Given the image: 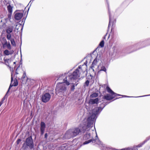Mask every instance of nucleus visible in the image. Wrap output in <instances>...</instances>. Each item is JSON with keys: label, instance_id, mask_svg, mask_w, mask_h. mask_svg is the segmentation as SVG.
<instances>
[{"label": "nucleus", "instance_id": "nucleus-1", "mask_svg": "<svg viewBox=\"0 0 150 150\" xmlns=\"http://www.w3.org/2000/svg\"><path fill=\"white\" fill-rule=\"evenodd\" d=\"M83 65L79 66L72 74L66 77L63 79V83L69 86L70 84L69 82L76 80L79 78L82 73L83 74L85 72L84 70L83 69Z\"/></svg>", "mask_w": 150, "mask_h": 150}, {"label": "nucleus", "instance_id": "nucleus-2", "mask_svg": "<svg viewBox=\"0 0 150 150\" xmlns=\"http://www.w3.org/2000/svg\"><path fill=\"white\" fill-rule=\"evenodd\" d=\"M81 132V130L78 128H75L68 130L65 134L64 139H69L78 135Z\"/></svg>", "mask_w": 150, "mask_h": 150}, {"label": "nucleus", "instance_id": "nucleus-3", "mask_svg": "<svg viewBox=\"0 0 150 150\" xmlns=\"http://www.w3.org/2000/svg\"><path fill=\"white\" fill-rule=\"evenodd\" d=\"M66 90L67 88L62 83L57 84L55 89L56 93H59L60 92L64 93L66 91Z\"/></svg>", "mask_w": 150, "mask_h": 150}, {"label": "nucleus", "instance_id": "nucleus-4", "mask_svg": "<svg viewBox=\"0 0 150 150\" xmlns=\"http://www.w3.org/2000/svg\"><path fill=\"white\" fill-rule=\"evenodd\" d=\"M26 145L29 146L30 149H32L33 147V143L31 137H30L26 139L25 143L23 144V147L24 149H26V147L24 148Z\"/></svg>", "mask_w": 150, "mask_h": 150}, {"label": "nucleus", "instance_id": "nucleus-5", "mask_svg": "<svg viewBox=\"0 0 150 150\" xmlns=\"http://www.w3.org/2000/svg\"><path fill=\"white\" fill-rule=\"evenodd\" d=\"M50 98L51 96L50 93H46L42 95V100L43 102L46 103L50 100Z\"/></svg>", "mask_w": 150, "mask_h": 150}, {"label": "nucleus", "instance_id": "nucleus-6", "mask_svg": "<svg viewBox=\"0 0 150 150\" xmlns=\"http://www.w3.org/2000/svg\"><path fill=\"white\" fill-rule=\"evenodd\" d=\"M107 94L103 97V98L107 100H110L112 99L115 97L119 96L120 95L117 93Z\"/></svg>", "mask_w": 150, "mask_h": 150}, {"label": "nucleus", "instance_id": "nucleus-7", "mask_svg": "<svg viewBox=\"0 0 150 150\" xmlns=\"http://www.w3.org/2000/svg\"><path fill=\"white\" fill-rule=\"evenodd\" d=\"M18 83L17 79H15L13 81V77L11 76V83L9 87L8 88V90L6 93V94L8 93L10 88L11 87H12L13 86H16L18 85Z\"/></svg>", "mask_w": 150, "mask_h": 150}, {"label": "nucleus", "instance_id": "nucleus-8", "mask_svg": "<svg viewBox=\"0 0 150 150\" xmlns=\"http://www.w3.org/2000/svg\"><path fill=\"white\" fill-rule=\"evenodd\" d=\"M45 123L42 122H41L40 127V130L41 135H42L43 134L44 131L45 130Z\"/></svg>", "mask_w": 150, "mask_h": 150}, {"label": "nucleus", "instance_id": "nucleus-9", "mask_svg": "<svg viewBox=\"0 0 150 150\" xmlns=\"http://www.w3.org/2000/svg\"><path fill=\"white\" fill-rule=\"evenodd\" d=\"M23 14L21 13H16L14 16L15 19L16 20H20L23 17Z\"/></svg>", "mask_w": 150, "mask_h": 150}, {"label": "nucleus", "instance_id": "nucleus-10", "mask_svg": "<svg viewBox=\"0 0 150 150\" xmlns=\"http://www.w3.org/2000/svg\"><path fill=\"white\" fill-rule=\"evenodd\" d=\"M99 99L98 98L94 99H90L89 101L90 104L93 105L95 104H97L98 103Z\"/></svg>", "mask_w": 150, "mask_h": 150}, {"label": "nucleus", "instance_id": "nucleus-11", "mask_svg": "<svg viewBox=\"0 0 150 150\" xmlns=\"http://www.w3.org/2000/svg\"><path fill=\"white\" fill-rule=\"evenodd\" d=\"M13 29V26H10L7 27L6 29V33H11Z\"/></svg>", "mask_w": 150, "mask_h": 150}, {"label": "nucleus", "instance_id": "nucleus-12", "mask_svg": "<svg viewBox=\"0 0 150 150\" xmlns=\"http://www.w3.org/2000/svg\"><path fill=\"white\" fill-rule=\"evenodd\" d=\"M96 141V139H92L85 142H83V144H86L91 142H95Z\"/></svg>", "mask_w": 150, "mask_h": 150}, {"label": "nucleus", "instance_id": "nucleus-13", "mask_svg": "<svg viewBox=\"0 0 150 150\" xmlns=\"http://www.w3.org/2000/svg\"><path fill=\"white\" fill-rule=\"evenodd\" d=\"M7 8L9 13L12 14V12L13 7L11 6L10 5H9L7 6Z\"/></svg>", "mask_w": 150, "mask_h": 150}, {"label": "nucleus", "instance_id": "nucleus-14", "mask_svg": "<svg viewBox=\"0 0 150 150\" xmlns=\"http://www.w3.org/2000/svg\"><path fill=\"white\" fill-rule=\"evenodd\" d=\"M106 89L108 92L110 94L116 93H114L108 86H107L106 87Z\"/></svg>", "mask_w": 150, "mask_h": 150}, {"label": "nucleus", "instance_id": "nucleus-15", "mask_svg": "<svg viewBox=\"0 0 150 150\" xmlns=\"http://www.w3.org/2000/svg\"><path fill=\"white\" fill-rule=\"evenodd\" d=\"M4 47L6 46L7 48L8 49H11V47L10 44L9 42L7 43L6 44H3Z\"/></svg>", "mask_w": 150, "mask_h": 150}, {"label": "nucleus", "instance_id": "nucleus-16", "mask_svg": "<svg viewBox=\"0 0 150 150\" xmlns=\"http://www.w3.org/2000/svg\"><path fill=\"white\" fill-rule=\"evenodd\" d=\"M11 62V61L9 59H7L5 60V62L6 64L8 67H9V63Z\"/></svg>", "mask_w": 150, "mask_h": 150}, {"label": "nucleus", "instance_id": "nucleus-17", "mask_svg": "<svg viewBox=\"0 0 150 150\" xmlns=\"http://www.w3.org/2000/svg\"><path fill=\"white\" fill-rule=\"evenodd\" d=\"M98 93H95L90 95V97L91 98H96L98 97Z\"/></svg>", "mask_w": 150, "mask_h": 150}, {"label": "nucleus", "instance_id": "nucleus-18", "mask_svg": "<svg viewBox=\"0 0 150 150\" xmlns=\"http://www.w3.org/2000/svg\"><path fill=\"white\" fill-rule=\"evenodd\" d=\"M90 134H86L84 136V139L85 140H87L90 137Z\"/></svg>", "mask_w": 150, "mask_h": 150}, {"label": "nucleus", "instance_id": "nucleus-19", "mask_svg": "<svg viewBox=\"0 0 150 150\" xmlns=\"http://www.w3.org/2000/svg\"><path fill=\"white\" fill-rule=\"evenodd\" d=\"M11 33H9L6 34V38L8 40H10L11 39H13L11 38Z\"/></svg>", "mask_w": 150, "mask_h": 150}, {"label": "nucleus", "instance_id": "nucleus-20", "mask_svg": "<svg viewBox=\"0 0 150 150\" xmlns=\"http://www.w3.org/2000/svg\"><path fill=\"white\" fill-rule=\"evenodd\" d=\"M4 53L6 55H8L10 54H11L12 53H11L8 50H6L4 51Z\"/></svg>", "mask_w": 150, "mask_h": 150}, {"label": "nucleus", "instance_id": "nucleus-21", "mask_svg": "<svg viewBox=\"0 0 150 150\" xmlns=\"http://www.w3.org/2000/svg\"><path fill=\"white\" fill-rule=\"evenodd\" d=\"M10 40L11 45L14 46H16V44L14 39L13 38L11 39Z\"/></svg>", "mask_w": 150, "mask_h": 150}, {"label": "nucleus", "instance_id": "nucleus-22", "mask_svg": "<svg viewBox=\"0 0 150 150\" xmlns=\"http://www.w3.org/2000/svg\"><path fill=\"white\" fill-rule=\"evenodd\" d=\"M97 63V60L96 59H95L92 64V66H93V67H94V66L96 65Z\"/></svg>", "mask_w": 150, "mask_h": 150}, {"label": "nucleus", "instance_id": "nucleus-23", "mask_svg": "<svg viewBox=\"0 0 150 150\" xmlns=\"http://www.w3.org/2000/svg\"><path fill=\"white\" fill-rule=\"evenodd\" d=\"M99 111V108H96L93 110V112L94 113V114H97L98 113Z\"/></svg>", "mask_w": 150, "mask_h": 150}, {"label": "nucleus", "instance_id": "nucleus-24", "mask_svg": "<svg viewBox=\"0 0 150 150\" xmlns=\"http://www.w3.org/2000/svg\"><path fill=\"white\" fill-rule=\"evenodd\" d=\"M146 142V140L144 141L142 143L137 145L136 147H139L142 146Z\"/></svg>", "mask_w": 150, "mask_h": 150}, {"label": "nucleus", "instance_id": "nucleus-25", "mask_svg": "<svg viewBox=\"0 0 150 150\" xmlns=\"http://www.w3.org/2000/svg\"><path fill=\"white\" fill-rule=\"evenodd\" d=\"M89 81L88 80H86V82L84 83V84L83 86H88L89 83Z\"/></svg>", "mask_w": 150, "mask_h": 150}, {"label": "nucleus", "instance_id": "nucleus-26", "mask_svg": "<svg viewBox=\"0 0 150 150\" xmlns=\"http://www.w3.org/2000/svg\"><path fill=\"white\" fill-rule=\"evenodd\" d=\"M104 42L103 40H102L100 43L99 45L101 47H103L104 46Z\"/></svg>", "mask_w": 150, "mask_h": 150}, {"label": "nucleus", "instance_id": "nucleus-27", "mask_svg": "<svg viewBox=\"0 0 150 150\" xmlns=\"http://www.w3.org/2000/svg\"><path fill=\"white\" fill-rule=\"evenodd\" d=\"M72 85L71 86V91H74L75 89V86L74 84L72 83Z\"/></svg>", "mask_w": 150, "mask_h": 150}, {"label": "nucleus", "instance_id": "nucleus-28", "mask_svg": "<svg viewBox=\"0 0 150 150\" xmlns=\"http://www.w3.org/2000/svg\"><path fill=\"white\" fill-rule=\"evenodd\" d=\"M100 71H106V69L105 67L103 66L102 67H101Z\"/></svg>", "mask_w": 150, "mask_h": 150}, {"label": "nucleus", "instance_id": "nucleus-29", "mask_svg": "<svg viewBox=\"0 0 150 150\" xmlns=\"http://www.w3.org/2000/svg\"><path fill=\"white\" fill-rule=\"evenodd\" d=\"M26 76V73L25 72H24V73L23 74V76L22 77H21V79H24L25 77Z\"/></svg>", "mask_w": 150, "mask_h": 150}, {"label": "nucleus", "instance_id": "nucleus-30", "mask_svg": "<svg viewBox=\"0 0 150 150\" xmlns=\"http://www.w3.org/2000/svg\"><path fill=\"white\" fill-rule=\"evenodd\" d=\"M3 41L4 42V43H2L3 44H6V43H7L6 41V39L4 38H3Z\"/></svg>", "mask_w": 150, "mask_h": 150}, {"label": "nucleus", "instance_id": "nucleus-31", "mask_svg": "<svg viewBox=\"0 0 150 150\" xmlns=\"http://www.w3.org/2000/svg\"><path fill=\"white\" fill-rule=\"evenodd\" d=\"M11 14L9 13V14H8V19L9 20H10L11 18Z\"/></svg>", "mask_w": 150, "mask_h": 150}, {"label": "nucleus", "instance_id": "nucleus-32", "mask_svg": "<svg viewBox=\"0 0 150 150\" xmlns=\"http://www.w3.org/2000/svg\"><path fill=\"white\" fill-rule=\"evenodd\" d=\"M21 140L20 139H18L16 141L17 144H19V143L21 142Z\"/></svg>", "mask_w": 150, "mask_h": 150}, {"label": "nucleus", "instance_id": "nucleus-33", "mask_svg": "<svg viewBox=\"0 0 150 150\" xmlns=\"http://www.w3.org/2000/svg\"><path fill=\"white\" fill-rule=\"evenodd\" d=\"M132 150H138L136 147H134L132 149Z\"/></svg>", "mask_w": 150, "mask_h": 150}, {"label": "nucleus", "instance_id": "nucleus-34", "mask_svg": "<svg viewBox=\"0 0 150 150\" xmlns=\"http://www.w3.org/2000/svg\"><path fill=\"white\" fill-rule=\"evenodd\" d=\"M91 126V124L90 123H88L86 127H87V128H89Z\"/></svg>", "mask_w": 150, "mask_h": 150}, {"label": "nucleus", "instance_id": "nucleus-35", "mask_svg": "<svg viewBox=\"0 0 150 150\" xmlns=\"http://www.w3.org/2000/svg\"><path fill=\"white\" fill-rule=\"evenodd\" d=\"M47 133H45V139H47Z\"/></svg>", "mask_w": 150, "mask_h": 150}, {"label": "nucleus", "instance_id": "nucleus-36", "mask_svg": "<svg viewBox=\"0 0 150 150\" xmlns=\"http://www.w3.org/2000/svg\"><path fill=\"white\" fill-rule=\"evenodd\" d=\"M3 100H1V102H0V104H1V105L3 103Z\"/></svg>", "mask_w": 150, "mask_h": 150}, {"label": "nucleus", "instance_id": "nucleus-37", "mask_svg": "<svg viewBox=\"0 0 150 150\" xmlns=\"http://www.w3.org/2000/svg\"><path fill=\"white\" fill-rule=\"evenodd\" d=\"M3 100H1V102H0V104H1V105L3 103Z\"/></svg>", "mask_w": 150, "mask_h": 150}, {"label": "nucleus", "instance_id": "nucleus-38", "mask_svg": "<svg viewBox=\"0 0 150 150\" xmlns=\"http://www.w3.org/2000/svg\"><path fill=\"white\" fill-rule=\"evenodd\" d=\"M94 67H93L92 66L91 67V69L93 71H94V69L93 68Z\"/></svg>", "mask_w": 150, "mask_h": 150}, {"label": "nucleus", "instance_id": "nucleus-39", "mask_svg": "<svg viewBox=\"0 0 150 150\" xmlns=\"http://www.w3.org/2000/svg\"><path fill=\"white\" fill-rule=\"evenodd\" d=\"M5 96L2 99V100H3V101H4V100H5Z\"/></svg>", "mask_w": 150, "mask_h": 150}, {"label": "nucleus", "instance_id": "nucleus-40", "mask_svg": "<svg viewBox=\"0 0 150 150\" xmlns=\"http://www.w3.org/2000/svg\"><path fill=\"white\" fill-rule=\"evenodd\" d=\"M99 108V110L101 109V108L100 107H98V108Z\"/></svg>", "mask_w": 150, "mask_h": 150}, {"label": "nucleus", "instance_id": "nucleus-41", "mask_svg": "<svg viewBox=\"0 0 150 150\" xmlns=\"http://www.w3.org/2000/svg\"><path fill=\"white\" fill-rule=\"evenodd\" d=\"M103 86H104V87H105V86H106V85H104Z\"/></svg>", "mask_w": 150, "mask_h": 150}, {"label": "nucleus", "instance_id": "nucleus-42", "mask_svg": "<svg viewBox=\"0 0 150 150\" xmlns=\"http://www.w3.org/2000/svg\"><path fill=\"white\" fill-rule=\"evenodd\" d=\"M16 64V62H13V64Z\"/></svg>", "mask_w": 150, "mask_h": 150}]
</instances>
